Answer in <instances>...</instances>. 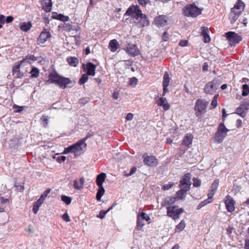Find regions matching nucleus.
<instances>
[{
  "label": "nucleus",
  "mask_w": 249,
  "mask_h": 249,
  "mask_svg": "<svg viewBox=\"0 0 249 249\" xmlns=\"http://www.w3.org/2000/svg\"><path fill=\"white\" fill-rule=\"evenodd\" d=\"M85 183V179L84 178H80V182L77 179L73 180V187L74 189L80 190L83 188Z\"/></svg>",
  "instance_id": "obj_23"
},
{
  "label": "nucleus",
  "mask_w": 249,
  "mask_h": 249,
  "mask_svg": "<svg viewBox=\"0 0 249 249\" xmlns=\"http://www.w3.org/2000/svg\"><path fill=\"white\" fill-rule=\"evenodd\" d=\"M242 89L243 92L242 95L243 96H246L249 94V87L247 84L243 85Z\"/></svg>",
  "instance_id": "obj_40"
},
{
  "label": "nucleus",
  "mask_w": 249,
  "mask_h": 249,
  "mask_svg": "<svg viewBox=\"0 0 249 249\" xmlns=\"http://www.w3.org/2000/svg\"><path fill=\"white\" fill-rule=\"evenodd\" d=\"M136 170H137V168L136 167L134 166L131 169L129 173H127L126 172V171H124V175L126 177L132 176L136 172Z\"/></svg>",
  "instance_id": "obj_43"
},
{
  "label": "nucleus",
  "mask_w": 249,
  "mask_h": 249,
  "mask_svg": "<svg viewBox=\"0 0 249 249\" xmlns=\"http://www.w3.org/2000/svg\"><path fill=\"white\" fill-rule=\"evenodd\" d=\"M202 10V9H200L194 5L190 4L185 6L183 9V14L187 17H196L201 14Z\"/></svg>",
  "instance_id": "obj_7"
},
{
  "label": "nucleus",
  "mask_w": 249,
  "mask_h": 249,
  "mask_svg": "<svg viewBox=\"0 0 249 249\" xmlns=\"http://www.w3.org/2000/svg\"><path fill=\"white\" fill-rule=\"evenodd\" d=\"M171 22V19L166 15H160L157 17V26L163 27L168 25Z\"/></svg>",
  "instance_id": "obj_11"
},
{
  "label": "nucleus",
  "mask_w": 249,
  "mask_h": 249,
  "mask_svg": "<svg viewBox=\"0 0 249 249\" xmlns=\"http://www.w3.org/2000/svg\"><path fill=\"white\" fill-rule=\"evenodd\" d=\"M23 60H24V62L25 61H27L29 62L30 63L31 62L30 61H33V62H34V61H37L38 60V57L37 58V57H35L33 55H27V56H26L25 58L24 59H23Z\"/></svg>",
  "instance_id": "obj_39"
},
{
  "label": "nucleus",
  "mask_w": 249,
  "mask_h": 249,
  "mask_svg": "<svg viewBox=\"0 0 249 249\" xmlns=\"http://www.w3.org/2000/svg\"><path fill=\"white\" fill-rule=\"evenodd\" d=\"M244 9V3L240 0H238L234 7L231 9L229 15V18L231 23H233L237 19Z\"/></svg>",
  "instance_id": "obj_4"
},
{
  "label": "nucleus",
  "mask_w": 249,
  "mask_h": 249,
  "mask_svg": "<svg viewBox=\"0 0 249 249\" xmlns=\"http://www.w3.org/2000/svg\"><path fill=\"white\" fill-rule=\"evenodd\" d=\"M140 225H141V227H139V224H138V219L137 218V226H136V230H138V231H140V230H141L143 226L145 224V221H143V220H140Z\"/></svg>",
  "instance_id": "obj_45"
},
{
  "label": "nucleus",
  "mask_w": 249,
  "mask_h": 249,
  "mask_svg": "<svg viewBox=\"0 0 249 249\" xmlns=\"http://www.w3.org/2000/svg\"><path fill=\"white\" fill-rule=\"evenodd\" d=\"M209 102L203 99L196 100L195 106V111L196 116H201L206 111Z\"/></svg>",
  "instance_id": "obj_6"
},
{
  "label": "nucleus",
  "mask_w": 249,
  "mask_h": 249,
  "mask_svg": "<svg viewBox=\"0 0 249 249\" xmlns=\"http://www.w3.org/2000/svg\"><path fill=\"white\" fill-rule=\"evenodd\" d=\"M48 82L58 85L60 88L64 89L68 84L71 82L68 78H65L60 76L56 72H53L49 74Z\"/></svg>",
  "instance_id": "obj_3"
},
{
  "label": "nucleus",
  "mask_w": 249,
  "mask_h": 249,
  "mask_svg": "<svg viewBox=\"0 0 249 249\" xmlns=\"http://www.w3.org/2000/svg\"><path fill=\"white\" fill-rule=\"evenodd\" d=\"M201 35L204 38V42L205 43H208L211 40V38L208 35L209 28L206 27H201Z\"/></svg>",
  "instance_id": "obj_24"
},
{
  "label": "nucleus",
  "mask_w": 249,
  "mask_h": 249,
  "mask_svg": "<svg viewBox=\"0 0 249 249\" xmlns=\"http://www.w3.org/2000/svg\"><path fill=\"white\" fill-rule=\"evenodd\" d=\"M138 219L139 227H141L140 220H143L144 221L148 222L150 220V217L145 213L143 212L139 213L137 215Z\"/></svg>",
  "instance_id": "obj_26"
},
{
  "label": "nucleus",
  "mask_w": 249,
  "mask_h": 249,
  "mask_svg": "<svg viewBox=\"0 0 249 249\" xmlns=\"http://www.w3.org/2000/svg\"><path fill=\"white\" fill-rule=\"evenodd\" d=\"M190 178L191 177L189 174H186L183 176L182 179L180 180L181 188H183V189L186 191L189 190L191 185Z\"/></svg>",
  "instance_id": "obj_12"
},
{
  "label": "nucleus",
  "mask_w": 249,
  "mask_h": 249,
  "mask_svg": "<svg viewBox=\"0 0 249 249\" xmlns=\"http://www.w3.org/2000/svg\"><path fill=\"white\" fill-rule=\"evenodd\" d=\"M24 62V60H21L20 61L18 62V64L17 65H16L13 67V69H12L13 74H14V73H15L17 72H19L20 71V65Z\"/></svg>",
  "instance_id": "obj_36"
},
{
  "label": "nucleus",
  "mask_w": 249,
  "mask_h": 249,
  "mask_svg": "<svg viewBox=\"0 0 249 249\" xmlns=\"http://www.w3.org/2000/svg\"><path fill=\"white\" fill-rule=\"evenodd\" d=\"M184 212L182 208H179L176 206H170L167 208V214L172 217L174 220L178 219L179 216Z\"/></svg>",
  "instance_id": "obj_9"
},
{
  "label": "nucleus",
  "mask_w": 249,
  "mask_h": 249,
  "mask_svg": "<svg viewBox=\"0 0 249 249\" xmlns=\"http://www.w3.org/2000/svg\"><path fill=\"white\" fill-rule=\"evenodd\" d=\"M106 177L107 175L105 173H101L97 175L96 179V183L98 187H103V184L105 181Z\"/></svg>",
  "instance_id": "obj_20"
},
{
  "label": "nucleus",
  "mask_w": 249,
  "mask_h": 249,
  "mask_svg": "<svg viewBox=\"0 0 249 249\" xmlns=\"http://www.w3.org/2000/svg\"><path fill=\"white\" fill-rule=\"evenodd\" d=\"M50 192L51 190L50 189L45 191L44 193L41 195L39 199L43 202Z\"/></svg>",
  "instance_id": "obj_44"
},
{
  "label": "nucleus",
  "mask_w": 249,
  "mask_h": 249,
  "mask_svg": "<svg viewBox=\"0 0 249 249\" xmlns=\"http://www.w3.org/2000/svg\"><path fill=\"white\" fill-rule=\"evenodd\" d=\"M226 36L231 45L238 43L241 40V36H238L234 32H228L226 34Z\"/></svg>",
  "instance_id": "obj_15"
},
{
  "label": "nucleus",
  "mask_w": 249,
  "mask_h": 249,
  "mask_svg": "<svg viewBox=\"0 0 249 249\" xmlns=\"http://www.w3.org/2000/svg\"><path fill=\"white\" fill-rule=\"evenodd\" d=\"M188 191H186L183 188H181L180 190L177 192L176 194V198L178 199H184L185 197V194Z\"/></svg>",
  "instance_id": "obj_34"
},
{
  "label": "nucleus",
  "mask_w": 249,
  "mask_h": 249,
  "mask_svg": "<svg viewBox=\"0 0 249 249\" xmlns=\"http://www.w3.org/2000/svg\"><path fill=\"white\" fill-rule=\"evenodd\" d=\"M170 81V78L168 73L165 72L163 75V79L162 81L163 86V93L162 95L164 96L166 93L168 92V89H167Z\"/></svg>",
  "instance_id": "obj_19"
},
{
  "label": "nucleus",
  "mask_w": 249,
  "mask_h": 249,
  "mask_svg": "<svg viewBox=\"0 0 249 249\" xmlns=\"http://www.w3.org/2000/svg\"><path fill=\"white\" fill-rule=\"evenodd\" d=\"M67 62L70 66L75 67L78 64L79 60L76 57H69L67 58Z\"/></svg>",
  "instance_id": "obj_31"
},
{
  "label": "nucleus",
  "mask_w": 249,
  "mask_h": 249,
  "mask_svg": "<svg viewBox=\"0 0 249 249\" xmlns=\"http://www.w3.org/2000/svg\"><path fill=\"white\" fill-rule=\"evenodd\" d=\"M63 219L67 222H70L71 221V219L70 218L69 215L67 213H65L62 216Z\"/></svg>",
  "instance_id": "obj_50"
},
{
  "label": "nucleus",
  "mask_w": 249,
  "mask_h": 249,
  "mask_svg": "<svg viewBox=\"0 0 249 249\" xmlns=\"http://www.w3.org/2000/svg\"><path fill=\"white\" fill-rule=\"evenodd\" d=\"M53 3L52 0H42V6L46 12H50L52 10Z\"/></svg>",
  "instance_id": "obj_22"
},
{
  "label": "nucleus",
  "mask_w": 249,
  "mask_h": 249,
  "mask_svg": "<svg viewBox=\"0 0 249 249\" xmlns=\"http://www.w3.org/2000/svg\"><path fill=\"white\" fill-rule=\"evenodd\" d=\"M51 36V35L50 33L46 30H44L37 38L36 44L42 47L44 46V43Z\"/></svg>",
  "instance_id": "obj_10"
},
{
  "label": "nucleus",
  "mask_w": 249,
  "mask_h": 249,
  "mask_svg": "<svg viewBox=\"0 0 249 249\" xmlns=\"http://www.w3.org/2000/svg\"><path fill=\"white\" fill-rule=\"evenodd\" d=\"M139 4L142 6H145L150 2L149 0H138Z\"/></svg>",
  "instance_id": "obj_54"
},
{
  "label": "nucleus",
  "mask_w": 249,
  "mask_h": 249,
  "mask_svg": "<svg viewBox=\"0 0 249 249\" xmlns=\"http://www.w3.org/2000/svg\"><path fill=\"white\" fill-rule=\"evenodd\" d=\"M218 85L216 82H209L205 87L204 90L207 94H213L217 89Z\"/></svg>",
  "instance_id": "obj_14"
},
{
  "label": "nucleus",
  "mask_w": 249,
  "mask_h": 249,
  "mask_svg": "<svg viewBox=\"0 0 249 249\" xmlns=\"http://www.w3.org/2000/svg\"><path fill=\"white\" fill-rule=\"evenodd\" d=\"M242 121L241 120L238 119L237 121V127H239L242 124Z\"/></svg>",
  "instance_id": "obj_64"
},
{
  "label": "nucleus",
  "mask_w": 249,
  "mask_h": 249,
  "mask_svg": "<svg viewBox=\"0 0 249 249\" xmlns=\"http://www.w3.org/2000/svg\"><path fill=\"white\" fill-rule=\"evenodd\" d=\"M88 75L87 73L86 74H83L81 78L79 79V84L80 85H83L85 84L89 79Z\"/></svg>",
  "instance_id": "obj_37"
},
{
  "label": "nucleus",
  "mask_w": 249,
  "mask_h": 249,
  "mask_svg": "<svg viewBox=\"0 0 249 249\" xmlns=\"http://www.w3.org/2000/svg\"><path fill=\"white\" fill-rule=\"evenodd\" d=\"M208 65L206 63L204 64L202 67V70L203 71H207L208 70Z\"/></svg>",
  "instance_id": "obj_62"
},
{
  "label": "nucleus",
  "mask_w": 249,
  "mask_h": 249,
  "mask_svg": "<svg viewBox=\"0 0 249 249\" xmlns=\"http://www.w3.org/2000/svg\"><path fill=\"white\" fill-rule=\"evenodd\" d=\"M219 185V180H215L213 183H212L210 192L208 194V198L207 199H206L202 201L201 203L199 204L198 206V207L199 208H201L202 207L211 203L212 201V198L213 196V195L215 194L216 190L217 189V187Z\"/></svg>",
  "instance_id": "obj_8"
},
{
  "label": "nucleus",
  "mask_w": 249,
  "mask_h": 249,
  "mask_svg": "<svg viewBox=\"0 0 249 249\" xmlns=\"http://www.w3.org/2000/svg\"><path fill=\"white\" fill-rule=\"evenodd\" d=\"M13 108L15 109V112H21L23 110L24 107L22 106H18V105H15L14 106Z\"/></svg>",
  "instance_id": "obj_46"
},
{
  "label": "nucleus",
  "mask_w": 249,
  "mask_h": 249,
  "mask_svg": "<svg viewBox=\"0 0 249 249\" xmlns=\"http://www.w3.org/2000/svg\"><path fill=\"white\" fill-rule=\"evenodd\" d=\"M126 52L132 56L138 55L140 51L136 45L129 44L125 49Z\"/></svg>",
  "instance_id": "obj_16"
},
{
  "label": "nucleus",
  "mask_w": 249,
  "mask_h": 249,
  "mask_svg": "<svg viewBox=\"0 0 249 249\" xmlns=\"http://www.w3.org/2000/svg\"><path fill=\"white\" fill-rule=\"evenodd\" d=\"M83 68L87 74L89 76H94L95 74L96 66L91 62L86 64H83Z\"/></svg>",
  "instance_id": "obj_13"
},
{
  "label": "nucleus",
  "mask_w": 249,
  "mask_h": 249,
  "mask_svg": "<svg viewBox=\"0 0 249 249\" xmlns=\"http://www.w3.org/2000/svg\"><path fill=\"white\" fill-rule=\"evenodd\" d=\"M87 147V144L84 140H80L75 143L64 149L63 154L73 153L75 157H78L84 153Z\"/></svg>",
  "instance_id": "obj_2"
},
{
  "label": "nucleus",
  "mask_w": 249,
  "mask_h": 249,
  "mask_svg": "<svg viewBox=\"0 0 249 249\" xmlns=\"http://www.w3.org/2000/svg\"><path fill=\"white\" fill-rule=\"evenodd\" d=\"M225 204L229 212H232L234 210L235 201L230 196H228L225 197Z\"/></svg>",
  "instance_id": "obj_18"
},
{
  "label": "nucleus",
  "mask_w": 249,
  "mask_h": 249,
  "mask_svg": "<svg viewBox=\"0 0 249 249\" xmlns=\"http://www.w3.org/2000/svg\"><path fill=\"white\" fill-rule=\"evenodd\" d=\"M156 158L154 156H147L143 160L144 163L148 166L154 165Z\"/></svg>",
  "instance_id": "obj_28"
},
{
  "label": "nucleus",
  "mask_w": 249,
  "mask_h": 249,
  "mask_svg": "<svg viewBox=\"0 0 249 249\" xmlns=\"http://www.w3.org/2000/svg\"><path fill=\"white\" fill-rule=\"evenodd\" d=\"M61 200L65 202L67 205H69L71 202V199L70 197L66 196H62Z\"/></svg>",
  "instance_id": "obj_42"
},
{
  "label": "nucleus",
  "mask_w": 249,
  "mask_h": 249,
  "mask_svg": "<svg viewBox=\"0 0 249 249\" xmlns=\"http://www.w3.org/2000/svg\"><path fill=\"white\" fill-rule=\"evenodd\" d=\"M186 223L184 220H182L178 224L175 228L176 232H180L182 231L186 227Z\"/></svg>",
  "instance_id": "obj_30"
},
{
  "label": "nucleus",
  "mask_w": 249,
  "mask_h": 249,
  "mask_svg": "<svg viewBox=\"0 0 249 249\" xmlns=\"http://www.w3.org/2000/svg\"><path fill=\"white\" fill-rule=\"evenodd\" d=\"M119 94L117 92H114L112 95V97L115 99H117L118 98Z\"/></svg>",
  "instance_id": "obj_63"
},
{
  "label": "nucleus",
  "mask_w": 249,
  "mask_h": 249,
  "mask_svg": "<svg viewBox=\"0 0 249 249\" xmlns=\"http://www.w3.org/2000/svg\"><path fill=\"white\" fill-rule=\"evenodd\" d=\"M119 47V43L116 39H112L109 43L108 47L111 52H115Z\"/></svg>",
  "instance_id": "obj_25"
},
{
  "label": "nucleus",
  "mask_w": 249,
  "mask_h": 249,
  "mask_svg": "<svg viewBox=\"0 0 249 249\" xmlns=\"http://www.w3.org/2000/svg\"><path fill=\"white\" fill-rule=\"evenodd\" d=\"M230 130L228 129L223 123H221L217 127V132L214 136V141L218 143H221L227 136Z\"/></svg>",
  "instance_id": "obj_5"
},
{
  "label": "nucleus",
  "mask_w": 249,
  "mask_h": 249,
  "mask_svg": "<svg viewBox=\"0 0 249 249\" xmlns=\"http://www.w3.org/2000/svg\"><path fill=\"white\" fill-rule=\"evenodd\" d=\"M193 137L190 134H187L184 137L182 144L186 146H189L192 143Z\"/></svg>",
  "instance_id": "obj_27"
},
{
  "label": "nucleus",
  "mask_w": 249,
  "mask_h": 249,
  "mask_svg": "<svg viewBox=\"0 0 249 249\" xmlns=\"http://www.w3.org/2000/svg\"><path fill=\"white\" fill-rule=\"evenodd\" d=\"M133 117V115L131 113H129L126 115V119L128 121H131L132 120Z\"/></svg>",
  "instance_id": "obj_59"
},
{
  "label": "nucleus",
  "mask_w": 249,
  "mask_h": 249,
  "mask_svg": "<svg viewBox=\"0 0 249 249\" xmlns=\"http://www.w3.org/2000/svg\"><path fill=\"white\" fill-rule=\"evenodd\" d=\"M41 119L43 122H44L45 123V125H44V126H45L46 125H47V124H48V117L46 116L43 115L41 117Z\"/></svg>",
  "instance_id": "obj_56"
},
{
  "label": "nucleus",
  "mask_w": 249,
  "mask_h": 249,
  "mask_svg": "<svg viewBox=\"0 0 249 249\" xmlns=\"http://www.w3.org/2000/svg\"><path fill=\"white\" fill-rule=\"evenodd\" d=\"M39 70L36 67H33L30 72L32 78H37L39 74Z\"/></svg>",
  "instance_id": "obj_35"
},
{
  "label": "nucleus",
  "mask_w": 249,
  "mask_h": 249,
  "mask_svg": "<svg viewBox=\"0 0 249 249\" xmlns=\"http://www.w3.org/2000/svg\"><path fill=\"white\" fill-rule=\"evenodd\" d=\"M66 157L65 156H59L57 159V160L60 162L61 161H64L65 160H66Z\"/></svg>",
  "instance_id": "obj_58"
},
{
  "label": "nucleus",
  "mask_w": 249,
  "mask_h": 249,
  "mask_svg": "<svg viewBox=\"0 0 249 249\" xmlns=\"http://www.w3.org/2000/svg\"><path fill=\"white\" fill-rule=\"evenodd\" d=\"M125 16H130L133 21L139 27H142L148 25L149 22L145 15L138 5H133L128 8Z\"/></svg>",
  "instance_id": "obj_1"
},
{
  "label": "nucleus",
  "mask_w": 249,
  "mask_h": 249,
  "mask_svg": "<svg viewBox=\"0 0 249 249\" xmlns=\"http://www.w3.org/2000/svg\"><path fill=\"white\" fill-rule=\"evenodd\" d=\"M63 27L64 30L67 31H70L72 30V26L69 23H64Z\"/></svg>",
  "instance_id": "obj_48"
},
{
  "label": "nucleus",
  "mask_w": 249,
  "mask_h": 249,
  "mask_svg": "<svg viewBox=\"0 0 249 249\" xmlns=\"http://www.w3.org/2000/svg\"><path fill=\"white\" fill-rule=\"evenodd\" d=\"M138 82V80L136 77H132L130 78L129 81V85L132 87H135Z\"/></svg>",
  "instance_id": "obj_38"
},
{
  "label": "nucleus",
  "mask_w": 249,
  "mask_h": 249,
  "mask_svg": "<svg viewBox=\"0 0 249 249\" xmlns=\"http://www.w3.org/2000/svg\"><path fill=\"white\" fill-rule=\"evenodd\" d=\"M173 186V183H168V184H164L162 186V190H168Z\"/></svg>",
  "instance_id": "obj_51"
},
{
  "label": "nucleus",
  "mask_w": 249,
  "mask_h": 249,
  "mask_svg": "<svg viewBox=\"0 0 249 249\" xmlns=\"http://www.w3.org/2000/svg\"><path fill=\"white\" fill-rule=\"evenodd\" d=\"M32 26V25L31 22H24L20 23V29L22 31L27 32L30 30Z\"/></svg>",
  "instance_id": "obj_29"
},
{
  "label": "nucleus",
  "mask_w": 249,
  "mask_h": 249,
  "mask_svg": "<svg viewBox=\"0 0 249 249\" xmlns=\"http://www.w3.org/2000/svg\"><path fill=\"white\" fill-rule=\"evenodd\" d=\"M5 22V17L3 15L0 16V28H2V25Z\"/></svg>",
  "instance_id": "obj_55"
},
{
  "label": "nucleus",
  "mask_w": 249,
  "mask_h": 249,
  "mask_svg": "<svg viewBox=\"0 0 249 249\" xmlns=\"http://www.w3.org/2000/svg\"><path fill=\"white\" fill-rule=\"evenodd\" d=\"M217 100H216L215 99H213V100L211 103L210 109H212L215 108L217 107Z\"/></svg>",
  "instance_id": "obj_49"
},
{
  "label": "nucleus",
  "mask_w": 249,
  "mask_h": 249,
  "mask_svg": "<svg viewBox=\"0 0 249 249\" xmlns=\"http://www.w3.org/2000/svg\"><path fill=\"white\" fill-rule=\"evenodd\" d=\"M244 248L245 249H249V238L246 239Z\"/></svg>",
  "instance_id": "obj_61"
},
{
  "label": "nucleus",
  "mask_w": 249,
  "mask_h": 249,
  "mask_svg": "<svg viewBox=\"0 0 249 249\" xmlns=\"http://www.w3.org/2000/svg\"><path fill=\"white\" fill-rule=\"evenodd\" d=\"M99 189L98 190L97 194H96V199L97 201H100L101 199V197L105 194V190L104 187H98Z\"/></svg>",
  "instance_id": "obj_33"
},
{
  "label": "nucleus",
  "mask_w": 249,
  "mask_h": 249,
  "mask_svg": "<svg viewBox=\"0 0 249 249\" xmlns=\"http://www.w3.org/2000/svg\"><path fill=\"white\" fill-rule=\"evenodd\" d=\"M169 34L167 32L165 31L164 32L162 36H161V39L164 41H167L169 40Z\"/></svg>",
  "instance_id": "obj_47"
},
{
  "label": "nucleus",
  "mask_w": 249,
  "mask_h": 249,
  "mask_svg": "<svg viewBox=\"0 0 249 249\" xmlns=\"http://www.w3.org/2000/svg\"><path fill=\"white\" fill-rule=\"evenodd\" d=\"M201 184V181L199 179H198L197 178H194L193 179V185L195 187H198Z\"/></svg>",
  "instance_id": "obj_52"
},
{
  "label": "nucleus",
  "mask_w": 249,
  "mask_h": 249,
  "mask_svg": "<svg viewBox=\"0 0 249 249\" xmlns=\"http://www.w3.org/2000/svg\"><path fill=\"white\" fill-rule=\"evenodd\" d=\"M58 16L60 17L59 18L61 20L68 21V20L69 19V18L67 16H64L62 15H59Z\"/></svg>",
  "instance_id": "obj_57"
},
{
  "label": "nucleus",
  "mask_w": 249,
  "mask_h": 249,
  "mask_svg": "<svg viewBox=\"0 0 249 249\" xmlns=\"http://www.w3.org/2000/svg\"><path fill=\"white\" fill-rule=\"evenodd\" d=\"M43 203V202L39 199L35 203L33 208V211L34 213L36 214L37 213L40 207L41 206Z\"/></svg>",
  "instance_id": "obj_32"
},
{
  "label": "nucleus",
  "mask_w": 249,
  "mask_h": 249,
  "mask_svg": "<svg viewBox=\"0 0 249 249\" xmlns=\"http://www.w3.org/2000/svg\"><path fill=\"white\" fill-rule=\"evenodd\" d=\"M13 19L14 18L12 16H8L5 20H6V23H8L11 22Z\"/></svg>",
  "instance_id": "obj_60"
},
{
  "label": "nucleus",
  "mask_w": 249,
  "mask_h": 249,
  "mask_svg": "<svg viewBox=\"0 0 249 249\" xmlns=\"http://www.w3.org/2000/svg\"><path fill=\"white\" fill-rule=\"evenodd\" d=\"M249 109V100L242 103L240 106L237 108V113L242 117L245 116L247 111Z\"/></svg>",
  "instance_id": "obj_17"
},
{
  "label": "nucleus",
  "mask_w": 249,
  "mask_h": 249,
  "mask_svg": "<svg viewBox=\"0 0 249 249\" xmlns=\"http://www.w3.org/2000/svg\"><path fill=\"white\" fill-rule=\"evenodd\" d=\"M112 209V207H110L108 208V210H107V211H104V210H102L99 213V214L97 215V217L101 218V219H103L105 215H106V214L111 210Z\"/></svg>",
  "instance_id": "obj_41"
},
{
  "label": "nucleus",
  "mask_w": 249,
  "mask_h": 249,
  "mask_svg": "<svg viewBox=\"0 0 249 249\" xmlns=\"http://www.w3.org/2000/svg\"><path fill=\"white\" fill-rule=\"evenodd\" d=\"M188 42L186 40H181L179 42V45L181 47H185L188 46Z\"/></svg>",
  "instance_id": "obj_53"
},
{
  "label": "nucleus",
  "mask_w": 249,
  "mask_h": 249,
  "mask_svg": "<svg viewBox=\"0 0 249 249\" xmlns=\"http://www.w3.org/2000/svg\"><path fill=\"white\" fill-rule=\"evenodd\" d=\"M158 105L162 107L164 110L166 111L169 109L170 106L168 103L166 98L161 97L158 102Z\"/></svg>",
  "instance_id": "obj_21"
}]
</instances>
